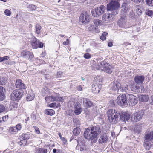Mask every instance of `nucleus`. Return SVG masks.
<instances>
[{"label": "nucleus", "mask_w": 153, "mask_h": 153, "mask_svg": "<svg viewBox=\"0 0 153 153\" xmlns=\"http://www.w3.org/2000/svg\"><path fill=\"white\" fill-rule=\"evenodd\" d=\"M100 88L97 83H94L92 85V90L95 93H99L100 90Z\"/></svg>", "instance_id": "obj_22"}, {"label": "nucleus", "mask_w": 153, "mask_h": 153, "mask_svg": "<svg viewBox=\"0 0 153 153\" xmlns=\"http://www.w3.org/2000/svg\"><path fill=\"white\" fill-rule=\"evenodd\" d=\"M130 118V115L127 112L120 113V119L123 121H128Z\"/></svg>", "instance_id": "obj_16"}, {"label": "nucleus", "mask_w": 153, "mask_h": 153, "mask_svg": "<svg viewBox=\"0 0 153 153\" xmlns=\"http://www.w3.org/2000/svg\"><path fill=\"white\" fill-rule=\"evenodd\" d=\"M29 53V51H23L21 53V56L23 57L28 58Z\"/></svg>", "instance_id": "obj_34"}, {"label": "nucleus", "mask_w": 153, "mask_h": 153, "mask_svg": "<svg viewBox=\"0 0 153 153\" xmlns=\"http://www.w3.org/2000/svg\"><path fill=\"white\" fill-rule=\"evenodd\" d=\"M33 127L35 130L36 133L37 134H39L40 132L39 128L36 126H34Z\"/></svg>", "instance_id": "obj_46"}, {"label": "nucleus", "mask_w": 153, "mask_h": 153, "mask_svg": "<svg viewBox=\"0 0 153 153\" xmlns=\"http://www.w3.org/2000/svg\"><path fill=\"white\" fill-rule=\"evenodd\" d=\"M45 114H46L52 115L55 114V111L53 109H47L45 111Z\"/></svg>", "instance_id": "obj_31"}, {"label": "nucleus", "mask_w": 153, "mask_h": 153, "mask_svg": "<svg viewBox=\"0 0 153 153\" xmlns=\"http://www.w3.org/2000/svg\"><path fill=\"white\" fill-rule=\"evenodd\" d=\"M128 95V102L129 105L132 106L135 105L138 102L137 98L132 94H129Z\"/></svg>", "instance_id": "obj_12"}, {"label": "nucleus", "mask_w": 153, "mask_h": 153, "mask_svg": "<svg viewBox=\"0 0 153 153\" xmlns=\"http://www.w3.org/2000/svg\"><path fill=\"white\" fill-rule=\"evenodd\" d=\"M32 8L33 9V10H35L36 9V7L34 5H32L31 6Z\"/></svg>", "instance_id": "obj_63"}, {"label": "nucleus", "mask_w": 153, "mask_h": 153, "mask_svg": "<svg viewBox=\"0 0 153 153\" xmlns=\"http://www.w3.org/2000/svg\"><path fill=\"white\" fill-rule=\"evenodd\" d=\"M108 34V33L106 32L103 33L102 36H100V39L102 40H105L106 39V36Z\"/></svg>", "instance_id": "obj_36"}, {"label": "nucleus", "mask_w": 153, "mask_h": 153, "mask_svg": "<svg viewBox=\"0 0 153 153\" xmlns=\"http://www.w3.org/2000/svg\"><path fill=\"white\" fill-rule=\"evenodd\" d=\"M49 105L51 107H54L56 106L57 107L56 103H51Z\"/></svg>", "instance_id": "obj_53"}, {"label": "nucleus", "mask_w": 153, "mask_h": 153, "mask_svg": "<svg viewBox=\"0 0 153 153\" xmlns=\"http://www.w3.org/2000/svg\"><path fill=\"white\" fill-rule=\"evenodd\" d=\"M7 82V78L5 77H3L0 79V85H5L6 84Z\"/></svg>", "instance_id": "obj_32"}, {"label": "nucleus", "mask_w": 153, "mask_h": 153, "mask_svg": "<svg viewBox=\"0 0 153 153\" xmlns=\"http://www.w3.org/2000/svg\"><path fill=\"white\" fill-rule=\"evenodd\" d=\"M109 122L112 124H115L119 121L120 113L114 110L109 109L107 112Z\"/></svg>", "instance_id": "obj_2"}, {"label": "nucleus", "mask_w": 153, "mask_h": 153, "mask_svg": "<svg viewBox=\"0 0 153 153\" xmlns=\"http://www.w3.org/2000/svg\"><path fill=\"white\" fill-rule=\"evenodd\" d=\"M127 16L126 15L123 16L118 22V24L120 27L123 28H125V25L126 22Z\"/></svg>", "instance_id": "obj_13"}, {"label": "nucleus", "mask_w": 153, "mask_h": 153, "mask_svg": "<svg viewBox=\"0 0 153 153\" xmlns=\"http://www.w3.org/2000/svg\"><path fill=\"white\" fill-rule=\"evenodd\" d=\"M83 57L85 59H88L91 58V55L90 54L86 53L84 54Z\"/></svg>", "instance_id": "obj_40"}, {"label": "nucleus", "mask_w": 153, "mask_h": 153, "mask_svg": "<svg viewBox=\"0 0 153 153\" xmlns=\"http://www.w3.org/2000/svg\"><path fill=\"white\" fill-rule=\"evenodd\" d=\"M79 22L83 24L88 23L90 20V17L87 11H83L79 18Z\"/></svg>", "instance_id": "obj_4"}, {"label": "nucleus", "mask_w": 153, "mask_h": 153, "mask_svg": "<svg viewBox=\"0 0 153 153\" xmlns=\"http://www.w3.org/2000/svg\"><path fill=\"white\" fill-rule=\"evenodd\" d=\"M81 105L78 102L75 104L74 106V113L76 115L80 114L82 111Z\"/></svg>", "instance_id": "obj_15"}, {"label": "nucleus", "mask_w": 153, "mask_h": 153, "mask_svg": "<svg viewBox=\"0 0 153 153\" xmlns=\"http://www.w3.org/2000/svg\"><path fill=\"white\" fill-rule=\"evenodd\" d=\"M108 139V137L106 134H103L100 137L98 142L100 144H104L107 142Z\"/></svg>", "instance_id": "obj_19"}, {"label": "nucleus", "mask_w": 153, "mask_h": 153, "mask_svg": "<svg viewBox=\"0 0 153 153\" xmlns=\"http://www.w3.org/2000/svg\"><path fill=\"white\" fill-rule=\"evenodd\" d=\"M105 8L103 5L100 6L99 8L95 9L91 11V13L93 16L94 17H97L102 14L104 12Z\"/></svg>", "instance_id": "obj_9"}, {"label": "nucleus", "mask_w": 153, "mask_h": 153, "mask_svg": "<svg viewBox=\"0 0 153 153\" xmlns=\"http://www.w3.org/2000/svg\"><path fill=\"white\" fill-rule=\"evenodd\" d=\"M9 130L10 132L13 134H16L17 132L14 126L10 127L9 129Z\"/></svg>", "instance_id": "obj_35"}, {"label": "nucleus", "mask_w": 153, "mask_h": 153, "mask_svg": "<svg viewBox=\"0 0 153 153\" xmlns=\"http://www.w3.org/2000/svg\"><path fill=\"white\" fill-rule=\"evenodd\" d=\"M146 13L147 15L151 16L153 14V12L152 10H147Z\"/></svg>", "instance_id": "obj_49"}, {"label": "nucleus", "mask_w": 153, "mask_h": 153, "mask_svg": "<svg viewBox=\"0 0 153 153\" xmlns=\"http://www.w3.org/2000/svg\"><path fill=\"white\" fill-rule=\"evenodd\" d=\"M122 90V91L125 92H128V85H125L123 87Z\"/></svg>", "instance_id": "obj_39"}, {"label": "nucleus", "mask_w": 153, "mask_h": 153, "mask_svg": "<svg viewBox=\"0 0 153 153\" xmlns=\"http://www.w3.org/2000/svg\"><path fill=\"white\" fill-rule=\"evenodd\" d=\"M60 139L62 141H64L65 142H66L67 141L65 138L64 137H62Z\"/></svg>", "instance_id": "obj_60"}, {"label": "nucleus", "mask_w": 153, "mask_h": 153, "mask_svg": "<svg viewBox=\"0 0 153 153\" xmlns=\"http://www.w3.org/2000/svg\"><path fill=\"white\" fill-rule=\"evenodd\" d=\"M141 102H147L148 100L149 97L148 95H141L139 97Z\"/></svg>", "instance_id": "obj_27"}, {"label": "nucleus", "mask_w": 153, "mask_h": 153, "mask_svg": "<svg viewBox=\"0 0 153 153\" xmlns=\"http://www.w3.org/2000/svg\"><path fill=\"white\" fill-rule=\"evenodd\" d=\"M26 134L20 137V145L22 146H24L26 145L27 143V140L26 138Z\"/></svg>", "instance_id": "obj_24"}, {"label": "nucleus", "mask_w": 153, "mask_h": 153, "mask_svg": "<svg viewBox=\"0 0 153 153\" xmlns=\"http://www.w3.org/2000/svg\"><path fill=\"white\" fill-rule=\"evenodd\" d=\"M144 114L143 111H140L134 113L131 118L132 121L136 122L140 121L142 118Z\"/></svg>", "instance_id": "obj_8"}, {"label": "nucleus", "mask_w": 153, "mask_h": 153, "mask_svg": "<svg viewBox=\"0 0 153 153\" xmlns=\"http://www.w3.org/2000/svg\"><path fill=\"white\" fill-rule=\"evenodd\" d=\"M57 99L56 101H59V102L62 101V100H63V99L62 97H57Z\"/></svg>", "instance_id": "obj_54"}, {"label": "nucleus", "mask_w": 153, "mask_h": 153, "mask_svg": "<svg viewBox=\"0 0 153 153\" xmlns=\"http://www.w3.org/2000/svg\"><path fill=\"white\" fill-rule=\"evenodd\" d=\"M3 90V87L0 86V100H3L5 98Z\"/></svg>", "instance_id": "obj_28"}, {"label": "nucleus", "mask_w": 153, "mask_h": 153, "mask_svg": "<svg viewBox=\"0 0 153 153\" xmlns=\"http://www.w3.org/2000/svg\"><path fill=\"white\" fill-rule=\"evenodd\" d=\"M31 45L33 48H37L38 47L42 48L43 47V44L39 42V40L34 37L32 38L31 40Z\"/></svg>", "instance_id": "obj_10"}, {"label": "nucleus", "mask_w": 153, "mask_h": 153, "mask_svg": "<svg viewBox=\"0 0 153 153\" xmlns=\"http://www.w3.org/2000/svg\"><path fill=\"white\" fill-rule=\"evenodd\" d=\"M135 9L137 14L139 15L141 14L142 11L143 10V7L139 5L136 6L135 7Z\"/></svg>", "instance_id": "obj_29"}, {"label": "nucleus", "mask_w": 153, "mask_h": 153, "mask_svg": "<svg viewBox=\"0 0 153 153\" xmlns=\"http://www.w3.org/2000/svg\"><path fill=\"white\" fill-rule=\"evenodd\" d=\"M114 16L111 13H108L102 16V20L105 23H107L111 21L114 18Z\"/></svg>", "instance_id": "obj_11"}, {"label": "nucleus", "mask_w": 153, "mask_h": 153, "mask_svg": "<svg viewBox=\"0 0 153 153\" xmlns=\"http://www.w3.org/2000/svg\"><path fill=\"white\" fill-rule=\"evenodd\" d=\"M63 74V73L61 71H59L57 72L56 74V76L57 78L60 77Z\"/></svg>", "instance_id": "obj_47"}, {"label": "nucleus", "mask_w": 153, "mask_h": 153, "mask_svg": "<svg viewBox=\"0 0 153 153\" xmlns=\"http://www.w3.org/2000/svg\"><path fill=\"white\" fill-rule=\"evenodd\" d=\"M36 33L38 34H39L40 33V30L41 29V27L39 25L37 24L35 26Z\"/></svg>", "instance_id": "obj_33"}, {"label": "nucleus", "mask_w": 153, "mask_h": 153, "mask_svg": "<svg viewBox=\"0 0 153 153\" xmlns=\"http://www.w3.org/2000/svg\"><path fill=\"white\" fill-rule=\"evenodd\" d=\"M133 2H134L137 4H139V3L142 1H143V0H131Z\"/></svg>", "instance_id": "obj_52"}, {"label": "nucleus", "mask_w": 153, "mask_h": 153, "mask_svg": "<svg viewBox=\"0 0 153 153\" xmlns=\"http://www.w3.org/2000/svg\"><path fill=\"white\" fill-rule=\"evenodd\" d=\"M111 89L114 91H117V92L120 87V84L117 82H112L111 84Z\"/></svg>", "instance_id": "obj_21"}, {"label": "nucleus", "mask_w": 153, "mask_h": 153, "mask_svg": "<svg viewBox=\"0 0 153 153\" xmlns=\"http://www.w3.org/2000/svg\"><path fill=\"white\" fill-rule=\"evenodd\" d=\"M150 103L153 105V96H151Z\"/></svg>", "instance_id": "obj_59"}, {"label": "nucleus", "mask_w": 153, "mask_h": 153, "mask_svg": "<svg viewBox=\"0 0 153 153\" xmlns=\"http://www.w3.org/2000/svg\"><path fill=\"white\" fill-rule=\"evenodd\" d=\"M15 85L17 88L21 89H24L26 88L25 85L21 79L16 80Z\"/></svg>", "instance_id": "obj_17"}, {"label": "nucleus", "mask_w": 153, "mask_h": 153, "mask_svg": "<svg viewBox=\"0 0 153 153\" xmlns=\"http://www.w3.org/2000/svg\"><path fill=\"white\" fill-rule=\"evenodd\" d=\"M22 95V91L19 90L13 91L11 95V99L13 100H19Z\"/></svg>", "instance_id": "obj_7"}, {"label": "nucleus", "mask_w": 153, "mask_h": 153, "mask_svg": "<svg viewBox=\"0 0 153 153\" xmlns=\"http://www.w3.org/2000/svg\"><path fill=\"white\" fill-rule=\"evenodd\" d=\"M9 58L8 56H5L2 57H0V62H2L5 60H8Z\"/></svg>", "instance_id": "obj_43"}, {"label": "nucleus", "mask_w": 153, "mask_h": 153, "mask_svg": "<svg viewBox=\"0 0 153 153\" xmlns=\"http://www.w3.org/2000/svg\"><path fill=\"white\" fill-rule=\"evenodd\" d=\"M5 110V107L4 106L1 104H0V113L3 112Z\"/></svg>", "instance_id": "obj_41"}, {"label": "nucleus", "mask_w": 153, "mask_h": 153, "mask_svg": "<svg viewBox=\"0 0 153 153\" xmlns=\"http://www.w3.org/2000/svg\"><path fill=\"white\" fill-rule=\"evenodd\" d=\"M83 103L85 104L87 107H90L93 106L92 102L90 101L87 98H84L83 99Z\"/></svg>", "instance_id": "obj_25"}, {"label": "nucleus", "mask_w": 153, "mask_h": 153, "mask_svg": "<svg viewBox=\"0 0 153 153\" xmlns=\"http://www.w3.org/2000/svg\"><path fill=\"white\" fill-rule=\"evenodd\" d=\"M101 132L100 127L99 126H92L90 128L86 129L84 133L85 138L90 140L96 139L97 135Z\"/></svg>", "instance_id": "obj_1"}, {"label": "nucleus", "mask_w": 153, "mask_h": 153, "mask_svg": "<svg viewBox=\"0 0 153 153\" xmlns=\"http://www.w3.org/2000/svg\"><path fill=\"white\" fill-rule=\"evenodd\" d=\"M108 46L109 47H111L112 46L113 44L112 42H110L108 43Z\"/></svg>", "instance_id": "obj_61"}, {"label": "nucleus", "mask_w": 153, "mask_h": 153, "mask_svg": "<svg viewBox=\"0 0 153 153\" xmlns=\"http://www.w3.org/2000/svg\"><path fill=\"white\" fill-rule=\"evenodd\" d=\"M63 44L64 45H68V42H66L64 41L63 42Z\"/></svg>", "instance_id": "obj_64"}, {"label": "nucleus", "mask_w": 153, "mask_h": 153, "mask_svg": "<svg viewBox=\"0 0 153 153\" xmlns=\"http://www.w3.org/2000/svg\"><path fill=\"white\" fill-rule=\"evenodd\" d=\"M2 118L3 121L4 122L7 121V119L8 118V116L7 115L5 116L4 117H3Z\"/></svg>", "instance_id": "obj_55"}, {"label": "nucleus", "mask_w": 153, "mask_h": 153, "mask_svg": "<svg viewBox=\"0 0 153 153\" xmlns=\"http://www.w3.org/2000/svg\"><path fill=\"white\" fill-rule=\"evenodd\" d=\"M34 57V56L32 52H29V53L28 54V58H32Z\"/></svg>", "instance_id": "obj_56"}, {"label": "nucleus", "mask_w": 153, "mask_h": 153, "mask_svg": "<svg viewBox=\"0 0 153 153\" xmlns=\"http://www.w3.org/2000/svg\"><path fill=\"white\" fill-rule=\"evenodd\" d=\"M145 140L150 141L153 139V131L147 130L145 134Z\"/></svg>", "instance_id": "obj_14"}, {"label": "nucleus", "mask_w": 153, "mask_h": 153, "mask_svg": "<svg viewBox=\"0 0 153 153\" xmlns=\"http://www.w3.org/2000/svg\"><path fill=\"white\" fill-rule=\"evenodd\" d=\"M51 102H53L54 101H56V100H57V96H51Z\"/></svg>", "instance_id": "obj_51"}, {"label": "nucleus", "mask_w": 153, "mask_h": 153, "mask_svg": "<svg viewBox=\"0 0 153 153\" xmlns=\"http://www.w3.org/2000/svg\"><path fill=\"white\" fill-rule=\"evenodd\" d=\"M47 151L44 149H39L38 151V153H47Z\"/></svg>", "instance_id": "obj_44"}, {"label": "nucleus", "mask_w": 153, "mask_h": 153, "mask_svg": "<svg viewBox=\"0 0 153 153\" xmlns=\"http://www.w3.org/2000/svg\"><path fill=\"white\" fill-rule=\"evenodd\" d=\"M35 97V95L33 92L31 91L28 92L27 97V101H30L33 100Z\"/></svg>", "instance_id": "obj_23"}, {"label": "nucleus", "mask_w": 153, "mask_h": 153, "mask_svg": "<svg viewBox=\"0 0 153 153\" xmlns=\"http://www.w3.org/2000/svg\"><path fill=\"white\" fill-rule=\"evenodd\" d=\"M148 140H145L144 139L145 143L144 145V147L147 150H149L153 146V143L151 144L149 142L147 141Z\"/></svg>", "instance_id": "obj_26"}, {"label": "nucleus", "mask_w": 153, "mask_h": 153, "mask_svg": "<svg viewBox=\"0 0 153 153\" xmlns=\"http://www.w3.org/2000/svg\"><path fill=\"white\" fill-rule=\"evenodd\" d=\"M103 68L104 71L109 74H111L112 72V69L113 68V66L111 65H109L108 64L104 65Z\"/></svg>", "instance_id": "obj_20"}, {"label": "nucleus", "mask_w": 153, "mask_h": 153, "mask_svg": "<svg viewBox=\"0 0 153 153\" xmlns=\"http://www.w3.org/2000/svg\"><path fill=\"white\" fill-rule=\"evenodd\" d=\"M111 102L113 104L112 105V106H114L115 105V104L114 101V100H113L111 101Z\"/></svg>", "instance_id": "obj_62"}, {"label": "nucleus", "mask_w": 153, "mask_h": 153, "mask_svg": "<svg viewBox=\"0 0 153 153\" xmlns=\"http://www.w3.org/2000/svg\"><path fill=\"white\" fill-rule=\"evenodd\" d=\"M94 23L97 25H101V21L98 19H96L94 20Z\"/></svg>", "instance_id": "obj_38"}, {"label": "nucleus", "mask_w": 153, "mask_h": 153, "mask_svg": "<svg viewBox=\"0 0 153 153\" xmlns=\"http://www.w3.org/2000/svg\"><path fill=\"white\" fill-rule=\"evenodd\" d=\"M78 144L76 147V149L81 153H87L88 151V149L85 143L83 141H77Z\"/></svg>", "instance_id": "obj_5"}, {"label": "nucleus", "mask_w": 153, "mask_h": 153, "mask_svg": "<svg viewBox=\"0 0 153 153\" xmlns=\"http://www.w3.org/2000/svg\"><path fill=\"white\" fill-rule=\"evenodd\" d=\"M80 131L81 130L79 128L76 127L73 130V133L74 135L77 136L80 134Z\"/></svg>", "instance_id": "obj_30"}, {"label": "nucleus", "mask_w": 153, "mask_h": 153, "mask_svg": "<svg viewBox=\"0 0 153 153\" xmlns=\"http://www.w3.org/2000/svg\"><path fill=\"white\" fill-rule=\"evenodd\" d=\"M144 76H135L134 80L137 84H142L144 80Z\"/></svg>", "instance_id": "obj_18"}, {"label": "nucleus", "mask_w": 153, "mask_h": 153, "mask_svg": "<svg viewBox=\"0 0 153 153\" xmlns=\"http://www.w3.org/2000/svg\"><path fill=\"white\" fill-rule=\"evenodd\" d=\"M4 13L6 15L9 16L11 14V11L8 9H6L4 11Z\"/></svg>", "instance_id": "obj_45"}, {"label": "nucleus", "mask_w": 153, "mask_h": 153, "mask_svg": "<svg viewBox=\"0 0 153 153\" xmlns=\"http://www.w3.org/2000/svg\"><path fill=\"white\" fill-rule=\"evenodd\" d=\"M77 90L79 91H82V87H81V85H80L77 87Z\"/></svg>", "instance_id": "obj_58"}, {"label": "nucleus", "mask_w": 153, "mask_h": 153, "mask_svg": "<svg viewBox=\"0 0 153 153\" xmlns=\"http://www.w3.org/2000/svg\"><path fill=\"white\" fill-rule=\"evenodd\" d=\"M146 2L149 6H153V0H146Z\"/></svg>", "instance_id": "obj_37"}, {"label": "nucleus", "mask_w": 153, "mask_h": 153, "mask_svg": "<svg viewBox=\"0 0 153 153\" xmlns=\"http://www.w3.org/2000/svg\"><path fill=\"white\" fill-rule=\"evenodd\" d=\"M50 96H47L45 98L46 101L48 103H50L51 102V98Z\"/></svg>", "instance_id": "obj_42"}, {"label": "nucleus", "mask_w": 153, "mask_h": 153, "mask_svg": "<svg viewBox=\"0 0 153 153\" xmlns=\"http://www.w3.org/2000/svg\"><path fill=\"white\" fill-rule=\"evenodd\" d=\"M17 131L20 130L22 128V126L20 124H18L16 126L15 128Z\"/></svg>", "instance_id": "obj_48"}, {"label": "nucleus", "mask_w": 153, "mask_h": 153, "mask_svg": "<svg viewBox=\"0 0 153 153\" xmlns=\"http://www.w3.org/2000/svg\"><path fill=\"white\" fill-rule=\"evenodd\" d=\"M120 7V4L117 1L112 0L107 4V10L113 16H115L118 13V9Z\"/></svg>", "instance_id": "obj_3"}, {"label": "nucleus", "mask_w": 153, "mask_h": 153, "mask_svg": "<svg viewBox=\"0 0 153 153\" xmlns=\"http://www.w3.org/2000/svg\"><path fill=\"white\" fill-rule=\"evenodd\" d=\"M117 104L121 106H126L127 105V100L125 94L120 95L117 98Z\"/></svg>", "instance_id": "obj_6"}, {"label": "nucleus", "mask_w": 153, "mask_h": 153, "mask_svg": "<svg viewBox=\"0 0 153 153\" xmlns=\"http://www.w3.org/2000/svg\"><path fill=\"white\" fill-rule=\"evenodd\" d=\"M142 129V127L141 126L137 125L136 126V130H137V132L139 133Z\"/></svg>", "instance_id": "obj_50"}, {"label": "nucleus", "mask_w": 153, "mask_h": 153, "mask_svg": "<svg viewBox=\"0 0 153 153\" xmlns=\"http://www.w3.org/2000/svg\"><path fill=\"white\" fill-rule=\"evenodd\" d=\"M94 28V26L93 25H91V26H90V27H89V28H88L89 30L90 31H91Z\"/></svg>", "instance_id": "obj_57"}]
</instances>
